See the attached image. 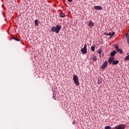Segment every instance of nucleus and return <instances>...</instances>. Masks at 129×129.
Returning <instances> with one entry per match:
<instances>
[{
	"label": "nucleus",
	"instance_id": "22",
	"mask_svg": "<svg viewBox=\"0 0 129 129\" xmlns=\"http://www.w3.org/2000/svg\"><path fill=\"white\" fill-rule=\"evenodd\" d=\"M101 80H98V84H99V85H100L101 84Z\"/></svg>",
	"mask_w": 129,
	"mask_h": 129
},
{
	"label": "nucleus",
	"instance_id": "8",
	"mask_svg": "<svg viewBox=\"0 0 129 129\" xmlns=\"http://www.w3.org/2000/svg\"><path fill=\"white\" fill-rule=\"evenodd\" d=\"M104 34H106V35H109L110 37H113L114 35L115 34V32H109V33H107V32H105Z\"/></svg>",
	"mask_w": 129,
	"mask_h": 129
},
{
	"label": "nucleus",
	"instance_id": "5",
	"mask_svg": "<svg viewBox=\"0 0 129 129\" xmlns=\"http://www.w3.org/2000/svg\"><path fill=\"white\" fill-rule=\"evenodd\" d=\"M114 47L116 49V51H117V52H119L120 54L123 53V50L118 48V45L115 44L114 45Z\"/></svg>",
	"mask_w": 129,
	"mask_h": 129
},
{
	"label": "nucleus",
	"instance_id": "15",
	"mask_svg": "<svg viewBox=\"0 0 129 129\" xmlns=\"http://www.w3.org/2000/svg\"><path fill=\"white\" fill-rule=\"evenodd\" d=\"M92 59L94 61H97V56H95V55H94L92 57Z\"/></svg>",
	"mask_w": 129,
	"mask_h": 129
},
{
	"label": "nucleus",
	"instance_id": "3",
	"mask_svg": "<svg viewBox=\"0 0 129 129\" xmlns=\"http://www.w3.org/2000/svg\"><path fill=\"white\" fill-rule=\"evenodd\" d=\"M73 81H74V83L75 84H76V85L77 86H79V79H78V76H76V75H75L73 76Z\"/></svg>",
	"mask_w": 129,
	"mask_h": 129
},
{
	"label": "nucleus",
	"instance_id": "17",
	"mask_svg": "<svg viewBox=\"0 0 129 129\" xmlns=\"http://www.w3.org/2000/svg\"><path fill=\"white\" fill-rule=\"evenodd\" d=\"M126 38H127V42H129V34L126 33Z\"/></svg>",
	"mask_w": 129,
	"mask_h": 129
},
{
	"label": "nucleus",
	"instance_id": "21",
	"mask_svg": "<svg viewBox=\"0 0 129 129\" xmlns=\"http://www.w3.org/2000/svg\"><path fill=\"white\" fill-rule=\"evenodd\" d=\"M53 99H55L56 100L57 99V96H56L55 94H53Z\"/></svg>",
	"mask_w": 129,
	"mask_h": 129
},
{
	"label": "nucleus",
	"instance_id": "18",
	"mask_svg": "<svg viewBox=\"0 0 129 129\" xmlns=\"http://www.w3.org/2000/svg\"><path fill=\"white\" fill-rule=\"evenodd\" d=\"M91 50L93 52L95 51V46H91Z\"/></svg>",
	"mask_w": 129,
	"mask_h": 129
},
{
	"label": "nucleus",
	"instance_id": "20",
	"mask_svg": "<svg viewBox=\"0 0 129 129\" xmlns=\"http://www.w3.org/2000/svg\"><path fill=\"white\" fill-rule=\"evenodd\" d=\"M14 39V40H15L16 41H20L21 39H19L18 38H16V37H14L13 38Z\"/></svg>",
	"mask_w": 129,
	"mask_h": 129
},
{
	"label": "nucleus",
	"instance_id": "4",
	"mask_svg": "<svg viewBox=\"0 0 129 129\" xmlns=\"http://www.w3.org/2000/svg\"><path fill=\"white\" fill-rule=\"evenodd\" d=\"M81 52L82 54H87V45L85 44L83 48H82L81 49Z\"/></svg>",
	"mask_w": 129,
	"mask_h": 129
},
{
	"label": "nucleus",
	"instance_id": "26",
	"mask_svg": "<svg viewBox=\"0 0 129 129\" xmlns=\"http://www.w3.org/2000/svg\"><path fill=\"white\" fill-rule=\"evenodd\" d=\"M103 56H104V54H103Z\"/></svg>",
	"mask_w": 129,
	"mask_h": 129
},
{
	"label": "nucleus",
	"instance_id": "11",
	"mask_svg": "<svg viewBox=\"0 0 129 129\" xmlns=\"http://www.w3.org/2000/svg\"><path fill=\"white\" fill-rule=\"evenodd\" d=\"M116 54V51L115 50H114L112 52H111L110 55L112 56V57H113Z\"/></svg>",
	"mask_w": 129,
	"mask_h": 129
},
{
	"label": "nucleus",
	"instance_id": "9",
	"mask_svg": "<svg viewBox=\"0 0 129 129\" xmlns=\"http://www.w3.org/2000/svg\"><path fill=\"white\" fill-rule=\"evenodd\" d=\"M113 59L114 58L112 57V56L111 57H109V58L108 59V63L109 64H113Z\"/></svg>",
	"mask_w": 129,
	"mask_h": 129
},
{
	"label": "nucleus",
	"instance_id": "14",
	"mask_svg": "<svg viewBox=\"0 0 129 129\" xmlns=\"http://www.w3.org/2000/svg\"><path fill=\"white\" fill-rule=\"evenodd\" d=\"M127 56L125 57L124 60V61H128L129 60V55H128V53H127Z\"/></svg>",
	"mask_w": 129,
	"mask_h": 129
},
{
	"label": "nucleus",
	"instance_id": "7",
	"mask_svg": "<svg viewBox=\"0 0 129 129\" xmlns=\"http://www.w3.org/2000/svg\"><path fill=\"white\" fill-rule=\"evenodd\" d=\"M94 9L97 11H101L102 10V7L101 6H94Z\"/></svg>",
	"mask_w": 129,
	"mask_h": 129
},
{
	"label": "nucleus",
	"instance_id": "10",
	"mask_svg": "<svg viewBox=\"0 0 129 129\" xmlns=\"http://www.w3.org/2000/svg\"><path fill=\"white\" fill-rule=\"evenodd\" d=\"M88 25L89 26L93 27V26H94V22H93V21H89V23H88Z\"/></svg>",
	"mask_w": 129,
	"mask_h": 129
},
{
	"label": "nucleus",
	"instance_id": "13",
	"mask_svg": "<svg viewBox=\"0 0 129 129\" xmlns=\"http://www.w3.org/2000/svg\"><path fill=\"white\" fill-rule=\"evenodd\" d=\"M119 63V61L118 60H116V61L114 60L113 59V65H117Z\"/></svg>",
	"mask_w": 129,
	"mask_h": 129
},
{
	"label": "nucleus",
	"instance_id": "16",
	"mask_svg": "<svg viewBox=\"0 0 129 129\" xmlns=\"http://www.w3.org/2000/svg\"><path fill=\"white\" fill-rule=\"evenodd\" d=\"M35 24L37 26H38L39 24H38V19H35Z\"/></svg>",
	"mask_w": 129,
	"mask_h": 129
},
{
	"label": "nucleus",
	"instance_id": "25",
	"mask_svg": "<svg viewBox=\"0 0 129 129\" xmlns=\"http://www.w3.org/2000/svg\"><path fill=\"white\" fill-rule=\"evenodd\" d=\"M128 44H129V38H128Z\"/></svg>",
	"mask_w": 129,
	"mask_h": 129
},
{
	"label": "nucleus",
	"instance_id": "6",
	"mask_svg": "<svg viewBox=\"0 0 129 129\" xmlns=\"http://www.w3.org/2000/svg\"><path fill=\"white\" fill-rule=\"evenodd\" d=\"M108 65V62L107 61H105L103 63V65L101 67V69H105L106 67H107Z\"/></svg>",
	"mask_w": 129,
	"mask_h": 129
},
{
	"label": "nucleus",
	"instance_id": "24",
	"mask_svg": "<svg viewBox=\"0 0 129 129\" xmlns=\"http://www.w3.org/2000/svg\"><path fill=\"white\" fill-rule=\"evenodd\" d=\"M68 2H70V3H71L72 2H73V0H68Z\"/></svg>",
	"mask_w": 129,
	"mask_h": 129
},
{
	"label": "nucleus",
	"instance_id": "23",
	"mask_svg": "<svg viewBox=\"0 0 129 129\" xmlns=\"http://www.w3.org/2000/svg\"><path fill=\"white\" fill-rule=\"evenodd\" d=\"M72 123L73 124H75L76 123V121H73Z\"/></svg>",
	"mask_w": 129,
	"mask_h": 129
},
{
	"label": "nucleus",
	"instance_id": "19",
	"mask_svg": "<svg viewBox=\"0 0 129 129\" xmlns=\"http://www.w3.org/2000/svg\"><path fill=\"white\" fill-rule=\"evenodd\" d=\"M97 52L99 54H101L102 52V49H98Z\"/></svg>",
	"mask_w": 129,
	"mask_h": 129
},
{
	"label": "nucleus",
	"instance_id": "1",
	"mask_svg": "<svg viewBox=\"0 0 129 129\" xmlns=\"http://www.w3.org/2000/svg\"><path fill=\"white\" fill-rule=\"evenodd\" d=\"M61 28V26L60 25H59L58 24H57L56 26H52V27H51L50 28V30L52 32L59 33Z\"/></svg>",
	"mask_w": 129,
	"mask_h": 129
},
{
	"label": "nucleus",
	"instance_id": "2",
	"mask_svg": "<svg viewBox=\"0 0 129 129\" xmlns=\"http://www.w3.org/2000/svg\"><path fill=\"white\" fill-rule=\"evenodd\" d=\"M126 126L125 124H119V125H116L114 127V129H125Z\"/></svg>",
	"mask_w": 129,
	"mask_h": 129
},
{
	"label": "nucleus",
	"instance_id": "12",
	"mask_svg": "<svg viewBox=\"0 0 129 129\" xmlns=\"http://www.w3.org/2000/svg\"><path fill=\"white\" fill-rule=\"evenodd\" d=\"M59 17L60 18H65L66 15L64 13H63V12H61V13L59 14Z\"/></svg>",
	"mask_w": 129,
	"mask_h": 129
}]
</instances>
